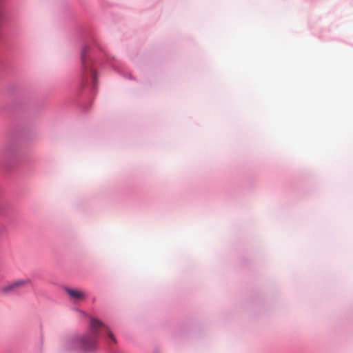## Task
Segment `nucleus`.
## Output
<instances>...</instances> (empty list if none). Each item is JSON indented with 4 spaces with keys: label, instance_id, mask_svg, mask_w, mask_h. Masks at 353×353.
<instances>
[{
    "label": "nucleus",
    "instance_id": "20e7f679",
    "mask_svg": "<svg viewBox=\"0 0 353 353\" xmlns=\"http://www.w3.org/2000/svg\"><path fill=\"white\" fill-rule=\"evenodd\" d=\"M92 75L93 78H94V77H95L94 71H92Z\"/></svg>",
    "mask_w": 353,
    "mask_h": 353
},
{
    "label": "nucleus",
    "instance_id": "7ed1b4c3",
    "mask_svg": "<svg viewBox=\"0 0 353 353\" xmlns=\"http://www.w3.org/2000/svg\"><path fill=\"white\" fill-rule=\"evenodd\" d=\"M65 291L74 301L82 300L85 297V293L81 290L65 288Z\"/></svg>",
    "mask_w": 353,
    "mask_h": 353
},
{
    "label": "nucleus",
    "instance_id": "f257e3e1",
    "mask_svg": "<svg viewBox=\"0 0 353 353\" xmlns=\"http://www.w3.org/2000/svg\"><path fill=\"white\" fill-rule=\"evenodd\" d=\"M92 333L83 336H73L68 339L65 342V348L68 350H80L85 352H89L94 350L97 346L95 332L99 329H103L107 334L108 337L114 343H116V339L110 330L102 322L97 319H92L90 322Z\"/></svg>",
    "mask_w": 353,
    "mask_h": 353
},
{
    "label": "nucleus",
    "instance_id": "f03ea898",
    "mask_svg": "<svg viewBox=\"0 0 353 353\" xmlns=\"http://www.w3.org/2000/svg\"><path fill=\"white\" fill-rule=\"evenodd\" d=\"M29 279H19L10 282L0 288V292L3 294H8L17 292L18 290L23 288L24 286L30 283Z\"/></svg>",
    "mask_w": 353,
    "mask_h": 353
}]
</instances>
